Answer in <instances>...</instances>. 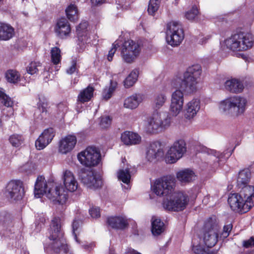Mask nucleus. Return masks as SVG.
Here are the masks:
<instances>
[{"mask_svg": "<svg viewBox=\"0 0 254 254\" xmlns=\"http://www.w3.org/2000/svg\"><path fill=\"white\" fill-rule=\"evenodd\" d=\"M51 59L54 64H57L61 62L62 56L60 49L57 47H53L51 50Z\"/></svg>", "mask_w": 254, "mask_h": 254, "instance_id": "37998d69", "label": "nucleus"}, {"mask_svg": "<svg viewBox=\"0 0 254 254\" xmlns=\"http://www.w3.org/2000/svg\"><path fill=\"white\" fill-rule=\"evenodd\" d=\"M79 177L83 185L91 189H97L101 187L102 185L101 177L91 170L81 169Z\"/></svg>", "mask_w": 254, "mask_h": 254, "instance_id": "4468645a", "label": "nucleus"}, {"mask_svg": "<svg viewBox=\"0 0 254 254\" xmlns=\"http://www.w3.org/2000/svg\"><path fill=\"white\" fill-rule=\"evenodd\" d=\"M192 250L194 254H211L208 252V249H205L200 245L193 246Z\"/></svg>", "mask_w": 254, "mask_h": 254, "instance_id": "09e8293b", "label": "nucleus"}, {"mask_svg": "<svg viewBox=\"0 0 254 254\" xmlns=\"http://www.w3.org/2000/svg\"><path fill=\"white\" fill-rule=\"evenodd\" d=\"M142 101V96L135 94L127 98L124 102V107L128 109L136 108Z\"/></svg>", "mask_w": 254, "mask_h": 254, "instance_id": "2f4dec72", "label": "nucleus"}, {"mask_svg": "<svg viewBox=\"0 0 254 254\" xmlns=\"http://www.w3.org/2000/svg\"><path fill=\"white\" fill-rule=\"evenodd\" d=\"M220 227L215 217L208 219L202 229L201 238L208 248L215 245L218 241Z\"/></svg>", "mask_w": 254, "mask_h": 254, "instance_id": "423d86ee", "label": "nucleus"}, {"mask_svg": "<svg viewBox=\"0 0 254 254\" xmlns=\"http://www.w3.org/2000/svg\"><path fill=\"white\" fill-rule=\"evenodd\" d=\"M200 109V102L197 99H193L189 102L186 105L185 117L187 119H193Z\"/></svg>", "mask_w": 254, "mask_h": 254, "instance_id": "4be33fe9", "label": "nucleus"}, {"mask_svg": "<svg viewBox=\"0 0 254 254\" xmlns=\"http://www.w3.org/2000/svg\"><path fill=\"white\" fill-rule=\"evenodd\" d=\"M210 38H211V36L210 35H207V36L201 38L199 41V43L201 45L204 44L207 42V41L209 39H210Z\"/></svg>", "mask_w": 254, "mask_h": 254, "instance_id": "13d9d810", "label": "nucleus"}, {"mask_svg": "<svg viewBox=\"0 0 254 254\" xmlns=\"http://www.w3.org/2000/svg\"><path fill=\"white\" fill-rule=\"evenodd\" d=\"M159 6V0H150L148 6V13L150 15H153L158 10Z\"/></svg>", "mask_w": 254, "mask_h": 254, "instance_id": "a18cd8bd", "label": "nucleus"}, {"mask_svg": "<svg viewBox=\"0 0 254 254\" xmlns=\"http://www.w3.org/2000/svg\"><path fill=\"white\" fill-rule=\"evenodd\" d=\"M177 178L182 183H188L195 180V175L193 171L186 169L181 170L177 173Z\"/></svg>", "mask_w": 254, "mask_h": 254, "instance_id": "c85d7f7f", "label": "nucleus"}, {"mask_svg": "<svg viewBox=\"0 0 254 254\" xmlns=\"http://www.w3.org/2000/svg\"><path fill=\"white\" fill-rule=\"evenodd\" d=\"M239 187L241 189L239 194L252 208L254 205V187L246 185Z\"/></svg>", "mask_w": 254, "mask_h": 254, "instance_id": "b1692460", "label": "nucleus"}, {"mask_svg": "<svg viewBox=\"0 0 254 254\" xmlns=\"http://www.w3.org/2000/svg\"><path fill=\"white\" fill-rule=\"evenodd\" d=\"M63 107H64V109L66 110V107L65 106H64V104H59L58 108H59V109L62 108Z\"/></svg>", "mask_w": 254, "mask_h": 254, "instance_id": "e2e57ef3", "label": "nucleus"}, {"mask_svg": "<svg viewBox=\"0 0 254 254\" xmlns=\"http://www.w3.org/2000/svg\"><path fill=\"white\" fill-rule=\"evenodd\" d=\"M2 0H0V2L2 1Z\"/></svg>", "mask_w": 254, "mask_h": 254, "instance_id": "338daca9", "label": "nucleus"}, {"mask_svg": "<svg viewBox=\"0 0 254 254\" xmlns=\"http://www.w3.org/2000/svg\"><path fill=\"white\" fill-rule=\"evenodd\" d=\"M163 155L161 144L159 141L150 143L146 148V158L150 162L158 159Z\"/></svg>", "mask_w": 254, "mask_h": 254, "instance_id": "6ab92c4d", "label": "nucleus"}, {"mask_svg": "<svg viewBox=\"0 0 254 254\" xmlns=\"http://www.w3.org/2000/svg\"><path fill=\"white\" fill-rule=\"evenodd\" d=\"M77 158L82 165L86 167H92L99 164L101 154L96 147L88 146L78 154Z\"/></svg>", "mask_w": 254, "mask_h": 254, "instance_id": "9b49d317", "label": "nucleus"}, {"mask_svg": "<svg viewBox=\"0 0 254 254\" xmlns=\"http://www.w3.org/2000/svg\"><path fill=\"white\" fill-rule=\"evenodd\" d=\"M9 140L12 146L18 147L23 142V138L20 135L13 134L9 137Z\"/></svg>", "mask_w": 254, "mask_h": 254, "instance_id": "49530a36", "label": "nucleus"}, {"mask_svg": "<svg viewBox=\"0 0 254 254\" xmlns=\"http://www.w3.org/2000/svg\"><path fill=\"white\" fill-rule=\"evenodd\" d=\"M5 194L11 200H21L24 195L22 183L18 181H10L5 188Z\"/></svg>", "mask_w": 254, "mask_h": 254, "instance_id": "2eb2a0df", "label": "nucleus"}, {"mask_svg": "<svg viewBox=\"0 0 254 254\" xmlns=\"http://www.w3.org/2000/svg\"><path fill=\"white\" fill-rule=\"evenodd\" d=\"M40 67H41V64L39 62H31L27 66L26 70L27 73L33 75L38 72Z\"/></svg>", "mask_w": 254, "mask_h": 254, "instance_id": "c03bdc74", "label": "nucleus"}, {"mask_svg": "<svg viewBox=\"0 0 254 254\" xmlns=\"http://www.w3.org/2000/svg\"><path fill=\"white\" fill-rule=\"evenodd\" d=\"M130 177L129 169L128 168H127L125 169H121L118 173L119 180L122 181L125 184H128L129 183Z\"/></svg>", "mask_w": 254, "mask_h": 254, "instance_id": "79ce46f5", "label": "nucleus"}, {"mask_svg": "<svg viewBox=\"0 0 254 254\" xmlns=\"http://www.w3.org/2000/svg\"><path fill=\"white\" fill-rule=\"evenodd\" d=\"M189 201L188 194L183 191H173L163 201L165 209L174 211H180L185 209Z\"/></svg>", "mask_w": 254, "mask_h": 254, "instance_id": "6e6552de", "label": "nucleus"}, {"mask_svg": "<svg viewBox=\"0 0 254 254\" xmlns=\"http://www.w3.org/2000/svg\"><path fill=\"white\" fill-rule=\"evenodd\" d=\"M81 224V221L80 220H74L72 223V233L74 235V239L76 240L77 242L78 243V241L77 238V234L76 231H77L78 228H79L80 225Z\"/></svg>", "mask_w": 254, "mask_h": 254, "instance_id": "603ef678", "label": "nucleus"}, {"mask_svg": "<svg viewBox=\"0 0 254 254\" xmlns=\"http://www.w3.org/2000/svg\"><path fill=\"white\" fill-rule=\"evenodd\" d=\"M175 186V181L173 177L165 176L156 180L152 189L157 195L168 197L174 191Z\"/></svg>", "mask_w": 254, "mask_h": 254, "instance_id": "1a4fd4ad", "label": "nucleus"}, {"mask_svg": "<svg viewBox=\"0 0 254 254\" xmlns=\"http://www.w3.org/2000/svg\"><path fill=\"white\" fill-rule=\"evenodd\" d=\"M186 151L185 141L183 139L178 140L174 142L168 150L166 161L169 163H174L183 157Z\"/></svg>", "mask_w": 254, "mask_h": 254, "instance_id": "ddd939ff", "label": "nucleus"}, {"mask_svg": "<svg viewBox=\"0 0 254 254\" xmlns=\"http://www.w3.org/2000/svg\"><path fill=\"white\" fill-rule=\"evenodd\" d=\"M117 86V82L111 80L109 87L106 88L103 90L102 93L103 98L106 100L110 99L113 93L115 90Z\"/></svg>", "mask_w": 254, "mask_h": 254, "instance_id": "a19ab883", "label": "nucleus"}, {"mask_svg": "<svg viewBox=\"0 0 254 254\" xmlns=\"http://www.w3.org/2000/svg\"><path fill=\"white\" fill-rule=\"evenodd\" d=\"M138 76V71L134 69L131 71L124 81V86L126 88H129L132 86L137 81Z\"/></svg>", "mask_w": 254, "mask_h": 254, "instance_id": "4c0bfd02", "label": "nucleus"}, {"mask_svg": "<svg viewBox=\"0 0 254 254\" xmlns=\"http://www.w3.org/2000/svg\"><path fill=\"white\" fill-rule=\"evenodd\" d=\"M5 77L7 82L16 84L20 81V74L15 69H9L5 73Z\"/></svg>", "mask_w": 254, "mask_h": 254, "instance_id": "72a5a7b5", "label": "nucleus"}, {"mask_svg": "<svg viewBox=\"0 0 254 254\" xmlns=\"http://www.w3.org/2000/svg\"><path fill=\"white\" fill-rule=\"evenodd\" d=\"M247 104V100L245 98L235 96L221 101L219 109L227 114L239 116L245 112Z\"/></svg>", "mask_w": 254, "mask_h": 254, "instance_id": "39448f33", "label": "nucleus"}, {"mask_svg": "<svg viewBox=\"0 0 254 254\" xmlns=\"http://www.w3.org/2000/svg\"><path fill=\"white\" fill-rule=\"evenodd\" d=\"M108 224L113 229H124L128 223L126 218L123 217H111L107 219Z\"/></svg>", "mask_w": 254, "mask_h": 254, "instance_id": "a878e982", "label": "nucleus"}, {"mask_svg": "<svg viewBox=\"0 0 254 254\" xmlns=\"http://www.w3.org/2000/svg\"><path fill=\"white\" fill-rule=\"evenodd\" d=\"M88 247H89L88 246H87V247H85V249H87L88 248Z\"/></svg>", "mask_w": 254, "mask_h": 254, "instance_id": "69168bd1", "label": "nucleus"}, {"mask_svg": "<svg viewBox=\"0 0 254 254\" xmlns=\"http://www.w3.org/2000/svg\"><path fill=\"white\" fill-rule=\"evenodd\" d=\"M55 135L53 128L45 129L35 141V146L38 150L45 148L52 140Z\"/></svg>", "mask_w": 254, "mask_h": 254, "instance_id": "aec40b11", "label": "nucleus"}, {"mask_svg": "<svg viewBox=\"0 0 254 254\" xmlns=\"http://www.w3.org/2000/svg\"><path fill=\"white\" fill-rule=\"evenodd\" d=\"M87 27L88 23L87 21H83L77 26L76 31L79 38L84 36V33L86 32Z\"/></svg>", "mask_w": 254, "mask_h": 254, "instance_id": "de8ad7c7", "label": "nucleus"}, {"mask_svg": "<svg viewBox=\"0 0 254 254\" xmlns=\"http://www.w3.org/2000/svg\"><path fill=\"white\" fill-rule=\"evenodd\" d=\"M65 13L67 18L71 21H74L78 17V10L76 6L70 4L65 9Z\"/></svg>", "mask_w": 254, "mask_h": 254, "instance_id": "c9c22d12", "label": "nucleus"}, {"mask_svg": "<svg viewBox=\"0 0 254 254\" xmlns=\"http://www.w3.org/2000/svg\"><path fill=\"white\" fill-rule=\"evenodd\" d=\"M171 120L167 112H159L144 120L143 126L146 132L156 133L168 128L171 125Z\"/></svg>", "mask_w": 254, "mask_h": 254, "instance_id": "20e7f679", "label": "nucleus"}, {"mask_svg": "<svg viewBox=\"0 0 254 254\" xmlns=\"http://www.w3.org/2000/svg\"><path fill=\"white\" fill-rule=\"evenodd\" d=\"M201 73L199 64L192 65L189 67L183 74L176 76L172 81V85L187 93H191L196 90Z\"/></svg>", "mask_w": 254, "mask_h": 254, "instance_id": "f03ea898", "label": "nucleus"}, {"mask_svg": "<svg viewBox=\"0 0 254 254\" xmlns=\"http://www.w3.org/2000/svg\"><path fill=\"white\" fill-rule=\"evenodd\" d=\"M76 142L77 138L74 135H67L60 140L58 151L61 154H67L74 148Z\"/></svg>", "mask_w": 254, "mask_h": 254, "instance_id": "a211bd4d", "label": "nucleus"}, {"mask_svg": "<svg viewBox=\"0 0 254 254\" xmlns=\"http://www.w3.org/2000/svg\"><path fill=\"white\" fill-rule=\"evenodd\" d=\"M44 194L53 202L62 205L65 204L68 199V194L62 186L51 183L48 185L45 178L40 176L35 182L34 194L37 198H40Z\"/></svg>", "mask_w": 254, "mask_h": 254, "instance_id": "f257e3e1", "label": "nucleus"}, {"mask_svg": "<svg viewBox=\"0 0 254 254\" xmlns=\"http://www.w3.org/2000/svg\"><path fill=\"white\" fill-rule=\"evenodd\" d=\"M171 95L170 111L174 116H177L182 111L184 106V96L182 89L177 88Z\"/></svg>", "mask_w": 254, "mask_h": 254, "instance_id": "f3484780", "label": "nucleus"}, {"mask_svg": "<svg viewBox=\"0 0 254 254\" xmlns=\"http://www.w3.org/2000/svg\"><path fill=\"white\" fill-rule=\"evenodd\" d=\"M122 141L127 145L138 144L140 143L141 137L136 133L125 131L121 135Z\"/></svg>", "mask_w": 254, "mask_h": 254, "instance_id": "393cba45", "label": "nucleus"}, {"mask_svg": "<svg viewBox=\"0 0 254 254\" xmlns=\"http://www.w3.org/2000/svg\"><path fill=\"white\" fill-rule=\"evenodd\" d=\"M141 49L138 43L131 40H127L121 48V57L125 62L131 63L139 57Z\"/></svg>", "mask_w": 254, "mask_h": 254, "instance_id": "f8f14e48", "label": "nucleus"}, {"mask_svg": "<svg viewBox=\"0 0 254 254\" xmlns=\"http://www.w3.org/2000/svg\"><path fill=\"white\" fill-rule=\"evenodd\" d=\"M63 179L66 190L64 188L63 189L69 196L68 192H72L77 189L78 186L77 181L73 173L69 170H66L64 172Z\"/></svg>", "mask_w": 254, "mask_h": 254, "instance_id": "412c9836", "label": "nucleus"}, {"mask_svg": "<svg viewBox=\"0 0 254 254\" xmlns=\"http://www.w3.org/2000/svg\"><path fill=\"white\" fill-rule=\"evenodd\" d=\"M215 152L214 155L217 157L219 156V153H217L216 151H214Z\"/></svg>", "mask_w": 254, "mask_h": 254, "instance_id": "0e129e2a", "label": "nucleus"}, {"mask_svg": "<svg viewBox=\"0 0 254 254\" xmlns=\"http://www.w3.org/2000/svg\"><path fill=\"white\" fill-rule=\"evenodd\" d=\"M62 223L59 217H55L51 222L49 239L52 241L49 248L54 253L67 254L69 249L61 230Z\"/></svg>", "mask_w": 254, "mask_h": 254, "instance_id": "7ed1b4c3", "label": "nucleus"}, {"mask_svg": "<svg viewBox=\"0 0 254 254\" xmlns=\"http://www.w3.org/2000/svg\"><path fill=\"white\" fill-rule=\"evenodd\" d=\"M165 230L164 223L156 216H153L151 219V231L154 236L161 235Z\"/></svg>", "mask_w": 254, "mask_h": 254, "instance_id": "7c9ffc66", "label": "nucleus"}, {"mask_svg": "<svg viewBox=\"0 0 254 254\" xmlns=\"http://www.w3.org/2000/svg\"><path fill=\"white\" fill-rule=\"evenodd\" d=\"M228 202L231 209L236 212L246 213L251 208L239 193L230 194Z\"/></svg>", "mask_w": 254, "mask_h": 254, "instance_id": "dca6fc26", "label": "nucleus"}, {"mask_svg": "<svg viewBox=\"0 0 254 254\" xmlns=\"http://www.w3.org/2000/svg\"><path fill=\"white\" fill-rule=\"evenodd\" d=\"M166 34L167 42L173 47L179 45L184 38L182 26L176 21H171L167 24Z\"/></svg>", "mask_w": 254, "mask_h": 254, "instance_id": "9d476101", "label": "nucleus"}, {"mask_svg": "<svg viewBox=\"0 0 254 254\" xmlns=\"http://www.w3.org/2000/svg\"><path fill=\"white\" fill-rule=\"evenodd\" d=\"M200 13L196 6H193L185 13V17L190 21H197Z\"/></svg>", "mask_w": 254, "mask_h": 254, "instance_id": "58836bf2", "label": "nucleus"}, {"mask_svg": "<svg viewBox=\"0 0 254 254\" xmlns=\"http://www.w3.org/2000/svg\"><path fill=\"white\" fill-rule=\"evenodd\" d=\"M14 35V29L10 24L0 22V40H8Z\"/></svg>", "mask_w": 254, "mask_h": 254, "instance_id": "bb28decb", "label": "nucleus"}, {"mask_svg": "<svg viewBox=\"0 0 254 254\" xmlns=\"http://www.w3.org/2000/svg\"><path fill=\"white\" fill-rule=\"evenodd\" d=\"M76 63L75 61H73L71 65L66 69V73L69 74H71L76 71Z\"/></svg>", "mask_w": 254, "mask_h": 254, "instance_id": "4d7b16f0", "label": "nucleus"}, {"mask_svg": "<svg viewBox=\"0 0 254 254\" xmlns=\"http://www.w3.org/2000/svg\"><path fill=\"white\" fill-rule=\"evenodd\" d=\"M253 36L249 33L234 34L225 41L227 48L233 51H245L251 48L253 45Z\"/></svg>", "mask_w": 254, "mask_h": 254, "instance_id": "0eeeda50", "label": "nucleus"}, {"mask_svg": "<svg viewBox=\"0 0 254 254\" xmlns=\"http://www.w3.org/2000/svg\"><path fill=\"white\" fill-rule=\"evenodd\" d=\"M55 32L61 38H64L69 35L71 27L66 18H61L58 20L55 27Z\"/></svg>", "mask_w": 254, "mask_h": 254, "instance_id": "5701e85b", "label": "nucleus"}, {"mask_svg": "<svg viewBox=\"0 0 254 254\" xmlns=\"http://www.w3.org/2000/svg\"><path fill=\"white\" fill-rule=\"evenodd\" d=\"M89 214L93 218H98L100 217V208L98 207L93 206L89 210Z\"/></svg>", "mask_w": 254, "mask_h": 254, "instance_id": "3c124183", "label": "nucleus"}, {"mask_svg": "<svg viewBox=\"0 0 254 254\" xmlns=\"http://www.w3.org/2000/svg\"><path fill=\"white\" fill-rule=\"evenodd\" d=\"M224 86L226 90L235 93L242 92L244 88L242 83L236 79H231L226 81Z\"/></svg>", "mask_w": 254, "mask_h": 254, "instance_id": "cd10ccee", "label": "nucleus"}, {"mask_svg": "<svg viewBox=\"0 0 254 254\" xmlns=\"http://www.w3.org/2000/svg\"><path fill=\"white\" fill-rule=\"evenodd\" d=\"M251 178V173L249 169H246L240 171L237 179L238 186L240 187L248 185L250 181Z\"/></svg>", "mask_w": 254, "mask_h": 254, "instance_id": "473e14b6", "label": "nucleus"}, {"mask_svg": "<svg viewBox=\"0 0 254 254\" xmlns=\"http://www.w3.org/2000/svg\"><path fill=\"white\" fill-rule=\"evenodd\" d=\"M125 254H140V253L137 252L131 248H127Z\"/></svg>", "mask_w": 254, "mask_h": 254, "instance_id": "bf43d9fd", "label": "nucleus"}, {"mask_svg": "<svg viewBox=\"0 0 254 254\" xmlns=\"http://www.w3.org/2000/svg\"><path fill=\"white\" fill-rule=\"evenodd\" d=\"M93 3L101 4L104 3L106 0H91Z\"/></svg>", "mask_w": 254, "mask_h": 254, "instance_id": "052dcab7", "label": "nucleus"}, {"mask_svg": "<svg viewBox=\"0 0 254 254\" xmlns=\"http://www.w3.org/2000/svg\"><path fill=\"white\" fill-rule=\"evenodd\" d=\"M47 105L45 103H39L38 104V109L34 114L35 116L39 120H42L47 115Z\"/></svg>", "mask_w": 254, "mask_h": 254, "instance_id": "ea45409f", "label": "nucleus"}, {"mask_svg": "<svg viewBox=\"0 0 254 254\" xmlns=\"http://www.w3.org/2000/svg\"><path fill=\"white\" fill-rule=\"evenodd\" d=\"M0 102L6 107H12L14 104L12 98L7 95L3 88L0 87Z\"/></svg>", "mask_w": 254, "mask_h": 254, "instance_id": "e433bc0d", "label": "nucleus"}, {"mask_svg": "<svg viewBox=\"0 0 254 254\" xmlns=\"http://www.w3.org/2000/svg\"><path fill=\"white\" fill-rule=\"evenodd\" d=\"M232 228V225L231 224L224 226L223 232L222 233V237L224 238H227L229 236Z\"/></svg>", "mask_w": 254, "mask_h": 254, "instance_id": "5fc2aeb1", "label": "nucleus"}, {"mask_svg": "<svg viewBox=\"0 0 254 254\" xmlns=\"http://www.w3.org/2000/svg\"><path fill=\"white\" fill-rule=\"evenodd\" d=\"M94 90V88L90 86L81 90L77 96V105L89 101L93 96Z\"/></svg>", "mask_w": 254, "mask_h": 254, "instance_id": "c756f323", "label": "nucleus"}, {"mask_svg": "<svg viewBox=\"0 0 254 254\" xmlns=\"http://www.w3.org/2000/svg\"><path fill=\"white\" fill-rule=\"evenodd\" d=\"M112 48L109 51L108 55V60L110 62L112 61L113 60V57L118 47H119V43L117 41H115L113 44Z\"/></svg>", "mask_w": 254, "mask_h": 254, "instance_id": "864d4df0", "label": "nucleus"}, {"mask_svg": "<svg viewBox=\"0 0 254 254\" xmlns=\"http://www.w3.org/2000/svg\"><path fill=\"white\" fill-rule=\"evenodd\" d=\"M197 196V194H196V191L195 190L194 191V194L192 195H190V197L192 198V199H195Z\"/></svg>", "mask_w": 254, "mask_h": 254, "instance_id": "680f3d73", "label": "nucleus"}, {"mask_svg": "<svg viewBox=\"0 0 254 254\" xmlns=\"http://www.w3.org/2000/svg\"><path fill=\"white\" fill-rule=\"evenodd\" d=\"M167 96L164 93H160L156 94L154 98L153 107L157 110L163 107L167 100Z\"/></svg>", "mask_w": 254, "mask_h": 254, "instance_id": "f704fd0d", "label": "nucleus"}, {"mask_svg": "<svg viewBox=\"0 0 254 254\" xmlns=\"http://www.w3.org/2000/svg\"><path fill=\"white\" fill-rule=\"evenodd\" d=\"M243 246L246 248H249L254 246V238L252 237L249 239L244 241L243 243Z\"/></svg>", "mask_w": 254, "mask_h": 254, "instance_id": "6e6d98bb", "label": "nucleus"}, {"mask_svg": "<svg viewBox=\"0 0 254 254\" xmlns=\"http://www.w3.org/2000/svg\"><path fill=\"white\" fill-rule=\"evenodd\" d=\"M111 121L109 116L103 117L101 118L100 125L102 128H106L110 126Z\"/></svg>", "mask_w": 254, "mask_h": 254, "instance_id": "8fccbe9b", "label": "nucleus"}]
</instances>
